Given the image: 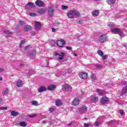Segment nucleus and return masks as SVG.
<instances>
[{
    "label": "nucleus",
    "mask_w": 127,
    "mask_h": 127,
    "mask_svg": "<svg viewBox=\"0 0 127 127\" xmlns=\"http://www.w3.org/2000/svg\"><path fill=\"white\" fill-rule=\"evenodd\" d=\"M52 29L53 32H55V31H56V29H55L54 28H52Z\"/></svg>",
    "instance_id": "obj_52"
},
{
    "label": "nucleus",
    "mask_w": 127,
    "mask_h": 127,
    "mask_svg": "<svg viewBox=\"0 0 127 127\" xmlns=\"http://www.w3.org/2000/svg\"><path fill=\"white\" fill-rule=\"evenodd\" d=\"M74 56L77 57V54L73 53Z\"/></svg>",
    "instance_id": "obj_58"
},
{
    "label": "nucleus",
    "mask_w": 127,
    "mask_h": 127,
    "mask_svg": "<svg viewBox=\"0 0 127 127\" xmlns=\"http://www.w3.org/2000/svg\"><path fill=\"white\" fill-rule=\"evenodd\" d=\"M29 15H30V16H36V13H33V12H30L29 13Z\"/></svg>",
    "instance_id": "obj_38"
},
{
    "label": "nucleus",
    "mask_w": 127,
    "mask_h": 127,
    "mask_svg": "<svg viewBox=\"0 0 127 127\" xmlns=\"http://www.w3.org/2000/svg\"><path fill=\"white\" fill-rule=\"evenodd\" d=\"M79 24H81V21H79Z\"/></svg>",
    "instance_id": "obj_63"
},
{
    "label": "nucleus",
    "mask_w": 127,
    "mask_h": 127,
    "mask_svg": "<svg viewBox=\"0 0 127 127\" xmlns=\"http://www.w3.org/2000/svg\"><path fill=\"white\" fill-rule=\"evenodd\" d=\"M84 126L85 127H89L91 126V125L89 124L85 123V124H84Z\"/></svg>",
    "instance_id": "obj_44"
},
{
    "label": "nucleus",
    "mask_w": 127,
    "mask_h": 127,
    "mask_svg": "<svg viewBox=\"0 0 127 127\" xmlns=\"http://www.w3.org/2000/svg\"><path fill=\"white\" fill-rule=\"evenodd\" d=\"M32 35H35V32H33V33L32 34Z\"/></svg>",
    "instance_id": "obj_61"
},
{
    "label": "nucleus",
    "mask_w": 127,
    "mask_h": 127,
    "mask_svg": "<svg viewBox=\"0 0 127 127\" xmlns=\"http://www.w3.org/2000/svg\"><path fill=\"white\" fill-rule=\"evenodd\" d=\"M2 101H3V99L2 98H0V103H2Z\"/></svg>",
    "instance_id": "obj_54"
},
{
    "label": "nucleus",
    "mask_w": 127,
    "mask_h": 127,
    "mask_svg": "<svg viewBox=\"0 0 127 127\" xmlns=\"http://www.w3.org/2000/svg\"><path fill=\"white\" fill-rule=\"evenodd\" d=\"M56 88V86L53 84H51L48 86L47 90L49 91H53V90H55Z\"/></svg>",
    "instance_id": "obj_14"
},
{
    "label": "nucleus",
    "mask_w": 127,
    "mask_h": 127,
    "mask_svg": "<svg viewBox=\"0 0 127 127\" xmlns=\"http://www.w3.org/2000/svg\"><path fill=\"white\" fill-rule=\"evenodd\" d=\"M30 6L31 8H33V7H35V5L34 4V3L32 2H29L27 5L26 6Z\"/></svg>",
    "instance_id": "obj_19"
},
{
    "label": "nucleus",
    "mask_w": 127,
    "mask_h": 127,
    "mask_svg": "<svg viewBox=\"0 0 127 127\" xmlns=\"http://www.w3.org/2000/svg\"><path fill=\"white\" fill-rule=\"evenodd\" d=\"M119 113L121 115V116H124L125 115V112H124V111H123V110H120Z\"/></svg>",
    "instance_id": "obj_39"
},
{
    "label": "nucleus",
    "mask_w": 127,
    "mask_h": 127,
    "mask_svg": "<svg viewBox=\"0 0 127 127\" xmlns=\"http://www.w3.org/2000/svg\"><path fill=\"white\" fill-rule=\"evenodd\" d=\"M3 33H4V34H10V32H9V31H3Z\"/></svg>",
    "instance_id": "obj_40"
},
{
    "label": "nucleus",
    "mask_w": 127,
    "mask_h": 127,
    "mask_svg": "<svg viewBox=\"0 0 127 127\" xmlns=\"http://www.w3.org/2000/svg\"><path fill=\"white\" fill-rule=\"evenodd\" d=\"M100 14V11L99 10H95L92 12L93 16H98Z\"/></svg>",
    "instance_id": "obj_17"
},
{
    "label": "nucleus",
    "mask_w": 127,
    "mask_h": 127,
    "mask_svg": "<svg viewBox=\"0 0 127 127\" xmlns=\"http://www.w3.org/2000/svg\"><path fill=\"white\" fill-rule=\"evenodd\" d=\"M2 80V77H0V81H1Z\"/></svg>",
    "instance_id": "obj_60"
},
{
    "label": "nucleus",
    "mask_w": 127,
    "mask_h": 127,
    "mask_svg": "<svg viewBox=\"0 0 127 127\" xmlns=\"http://www.w3.org/2000/svg\"><path fill=\"white\" fill-rule=\"evenodd\" d=\"M79 77L81 79H85L88 77V74L86 72H81L79 74Z\"/></svg>",
    "instance_id": "obj_12"
},
{
    "label": "nucleus",
    "mask_w": 127,
    "mask_h": 127,
    "mask_svg": "<svg viewBox=\"0 0 127 127\" xmlns=\"http://www.w3.org/2000/svg\"><path fill=\"white\" fill-rule=\"evenodd\" d=\"M98 102V97L92 96L90 99V103H97Z\"/></svg>",
    "instance_id": "obj_11"
},
{
    "label": "nucleus",
    "mask_w": 127,
    "mask_h": 127,
    "mask_svg": "<svg viewBox=\"0 0 127 127\" xmlns=\"http://www.w3.org/2000/svg\"><path fill=\"white\" fill-rule=\"evenodd\" d=\"M55 44H56V42H55V41L53 40H51L50 41V45H51V46H55Z\"/></svg>",
    "instance_id": "obj_24"
},
{
    "label": "nucleus",
    "mask_w": 127,
    "mask_h": 127,
    "mask_svg": "<svg viewBox=\"0 0 127 127\" xmlns=\"http://www.w3.org/2000/svg\"><path fill=\"white\" fill-rule=\"evenodd\" d=\"M38 13L39 14H44L46 12V9L45 8H41L37 10Z\"/></svg>",
    "instance_id": "obj_13"
},
{
    "label": "nucleus",
    "mask_w": 127,
    "mask_h": 127,
    "mask_svg": "<svg viewBox=\"0 0 127 127\" xmlns=\"http://www.w3.org/2000/svg\"><path fill=\"white\" fill-rule=\"evenodd\" d=\"M7 109V107H0V110H6Z\"/></svg>",
    "instance_id": "obj_49"
},
{
    "label": "nucleus",
    "mask_w": 127,
    "mask_h": 127,
    "mask_svg": "<svg viewBox=\"0 0 127 127\" xmlns=\"http://www.w3.org/2000/svg\"><path fill=\"white\" fill-rule=\"evenodd\" d=\"M108 26H110V27H112V26H113V23H108Z\"/></svg>",
    "instance_id": "obj_48"
},
{
    "label": "nucleus",
    "mask_w": 127,
    "mask_h": 127,
    "mask_svg": "<svg viewBox=\"0 0 127 127\" xmlns=\"http://www.w3.org/2000/svg\"><path fill=\"white\" fill-rule=\"evenodd\" d=\"M112 124H114V120H111L108 123V125H112Z\"/></svg>",
    "instance_id": "obj_45"
},
{
    "label": "nucleus",
    "mask_w": 127,
    "mask_h": 127,
    "mask_svg": "<svg viewBox=\"0 0 127 127\" xmlns=\"http://www.w3.org/2000/svg\"><path fill=\"white\" fill-rule=\"evenodd\" d=\"M27 48H29V46H27V47H26V49Z\"/></svg>",
    "instance_id": "obj_62"
},
{
    "label": "nucleus",
    "mask_w": 127,
    "mask_h": 127,
    "mask_svg": "<svg viewBox=\"0 0 127 127\" xmlns=\"http://www.w3.org/2000/svg\"><path fill=\"white\" fill-rule=\"evenodd\" d=\"M67 15L69 18H73L74 16H79L80 13L76 10H71L67 13Z\"/></svg>",
    "instance_id": "obj_1"
},
{
    "label": "nucleus",
    "mask_w": 127,
    "mask_h": 127,
    "mask_svg": "<svg viewBox=\"0 0 127 127\" xmlns=\"http://www.w3.org/2000/svg\"><path fill=\"white\" fill-rule=\"evenodd\" d=\"M32 105H36V104H37V102L35 101H33L32 102Z\"/></svg>",
    "instance_id": "obj_50"
},
{
    "label": "nucleus",
    "mask_w": 127,
    "mask_h": 127,
    "mask_svg": "<svg viewBox=\"0 0 127 127\" xmlns=\"http://www.w3.org/2000/svg\"><path fill=\"white\" fill-rule=\"evenodd\" d=\"M63 58H64L63 57H59V60H63Z\"/></svg>",
    "instance_id": "obj_53"
},
{
    "label": "nucleus",
    "mask_w": 127,
    "mask_h": 127,
    "mask_svg": "<svg viewBox=\"0 0 127 127\" xmlns=\"http://www.w3.org/2000/svg\"><path fill=\"white\" fill-rule=\"evenodd\" d=\"M102 60H105V59H108V55H105L104 56H102Z\"/></svg>",
    "instance_id": "obj_37"
},
{
    "label": "nucleus",
    "mask_w": 127,
    "mask_h": 127,
    "mask_svg": "<svg viewBox=\"0 0 127 127\" xmlns=\"http://www.w3.org/2000/svg\"><path fill=\"white\" fill-rule=\"evenodd\" d=\"M56 105L58 106H61V105H62V101L60 100H57L56 101Z\"/></svg>",
    "instance_id": "obj_25"
},
{
    "label": "nucleus",
    "mask_w": 127,
    "mask_h": 127,
    "mask_svg": "<svg viewBox=\"0 0 127 127\" xmlns=\"http://www.w3.org/2000/svg\"><path fill=\"white\" fill-rule=\"evenodd\" d=\"M65 44V41L64 40H59L57 42V45L59 47H63Z\"/></svg>",
    "instance_id": "obj_6"
},
{
    "label": "nucleus",
    "mask_w": 127,
    "mask_h": 127,
    "mask_svg": "<svg viewBox=\"0 0 127 127\" xmlns=\"http://www.w3.org/2000/svg\"><path fill=\"white\" fill-rule=\"evenodd\" d=\"M123 46H124V47H127V44H123Z\"/></svg>",
    "instance_id": "obj_56"
},
{
    "label": "nucleus",
    "mask_w": 127,
    "mask_h": 127,
    "mask_svg": "<svg viewBox=\"0 0 127 127\" xmlns=\"http://www.w3.org/2000/svg\"><path fill=\"white\" fill-rule=\"evenodd\" d=\"M29 72L30 73H32V70H29Z\"/></svg>",
    "instance_id": "obj_59"
},
{
    "label": "nucleus",
    "mask_w": 127,
    "mask_h": 127,
    "mask_svg": "<svg viewBox=\"0 0 127 127\" xmlns=\"http://www.w3.org/2000/svg\"><path fill=\"white\" fill-rule=\"evenodd\" d=\"M96 92L100 96H104L106 94V92L103 89H96Z\"/></svg>",
    "instance_id": "obj_8"
},
{
    "label": "nucleus",
    "mask_w": 127,
    "mask_h": 127,
    "mask_svg": "<svg viewBox=\"0 0 127 127\" xmlns=\"http://www.w3.org/2000/svg\"><path fill=\"white\" fill-rule=\"evenodd\" d=\"M122 95H125V94H127V86L124 87L122 90Z\"/></svg>",
    "instance_id": "obj_21"
},
{
    "label": "nucleus",
    "mask_w": 127,
    "mask_h": 127,
    "mask_svg": "<svg viewBox=\"0 0 127 127\" xmlns=\"http://www.w3.org/2000/svg\"><path fill=\"white\" fill-rule=\"evenodd\" d=\"M94 66L96 67V69H102L103 68V65L98 64H95Z\"/></svg>",
    "instance_id": "obj_23"
},
{
    "label": "nucleus",
    "mask_w": 127,
    "mask_h": 127,
    "mask_svg": "<svg viewBox=\"0 0 127 127\" xmlns=\"http://www.w3.org/2000/svg\"><path fill=\"white\" fill-rule=\"evenodd\" d=\"M4 71V69L3 68H0V73H1Z\"/></svg>",
    "instance_id": "obj_51"
},
{
    "label": "nucleus",
    "mask_w": 127,
    "mask_h": 127,
    "mask_svg": "<svg viewBox=\"0 0 127 127\" xmlns=\"http://www.w3.org/2000/svg\"><path fill=\"white\" fill-rule=\"evenodd\" d=\"M106 1L108 4H110V5L116 3V0H107Z\"/></svg>",
    "instance_id": "obj_20"
},
{
    "label": "nucleus",
    "mask_w": 127,
    "mask_h": 127,
    "mask_svg": "<svg viewBox=\"0 0 127 127\" xmlns=\"http://www.w3.org/2000/svg\"><path fill=\"white\" fill-rule=\"evenodd\" d=\"M97 53L98 54V55H99L100 56H101V57H102V56H103L104 55V53L103 52V51H102L101 50H98L97 51Z\"/></svg>",
    "instance_id": "obj_27"
},
{
    "label": "nucleus",
    "mask_w": 127,
    "mask_h": 127,
    "mask_svg": "<svg viewBox=\"0 0 127 127\" xmlns=\"http://www.w3.org/2000/svg\"><path fill=\"white\" fill-rule=\"evenodd\" d=\"M108 102H109V99L106 96H104L100 100V103L103 104H107Z\"/></svg>",
    "instance_id": "obj_9"
},
{
    "label": "nucleus",
    "mask_w": 127,
    "mask_h": 127,
    "mask_svg": "<svg viewBox=\"0 0 127 127\" xmlns=\"http://www.w3.org/2000/svg\"><path fill=\"white\" fill-rule=\"evenodd\" d=\"M92 81H95L96 80V76L94 74H92L91 76Z\"/></svg>",
    "instance_id": "obj_34"
},
{
    "label": "nucleus",
    "mask_w": 127,
    "mask_h": 127,
    "mask_svg": "<svg viewBox=\"0 0 127 127\" xmlns=\"http://www.w3.org/2000/svg\"><path fill=\"white\" fill-rule=\"evenodd\" d=\"M55 110V109H54V107H52L49 109V111L51 113H53L54 111Z\"/></svg>",
    "instance_id": "obj_35"
},
{
    "label": "nucleus",
    "mask_w": 127,
    "mask_h": 127,
    "mask_svg": "<svg viewBox=\"0 0 127 127\" xmlns=\"http://www.w3.org/2000/svg\"><path fill=\"white\" fill-rule=\"evenodd\" d=\"M66 49H67V50H71V49H72V47L69 46H67L66 47Z\"/></svg>",
    "instance_id": "obj_46"
},
{
    "label": "nucleus",
    "mask_w": 127,
    "mask_h": 127,
    "mask_svg": "<svg viewBox=\"0 0 127 127\" xmlns=\"http://www.w3.org/2000/svg\"><path fill=\"white\" fill-rule=\"evenodd\" d=\"M16 86L17 87H21V86H22V82L20 80L18 81L16 83Z\"/></svg>",
    "instance_id": "obj_28"
},
{
    "label": "nucleus",
    "mask_w": 127,
    "mask_h": 127,
    "mask_svg": "<svg viewBox=\"0 0 127 127\" xmlns=\"http://www.w3.org/2000/svg\"><path fill=\"white\" fill-rule=\"evenodd\" d=\"M20 127H26V123L24 122H21L19 123Z\"/></svg>",
    "instance_id": "obj_29"
},
{
    "label": "nucleus",
    "mask_w": 127,
    "mask_h": 127,
    "mask_svg": "<svg viewBox=\"0 0 127 127\" xmlns=\"http://www.w3.org/2000/svg\"><path fill=\"white\" fill-rule=\"evenodd\" d=\"M55 56H58V55L59 56H61L62 57H64V53H60V54H55Z\"/></svg>",
    "instance_id": "obj_30"
},
{
    "label": "nucleus",
    "mask_w": 127,
    "mask_h": 127,
    "mask_svg": "<svg viewBox=\"0 0 127 127\" xmlns=\"http://www.w3.org/2000/svg\"><path fill=\"white\" fill-rule=\"evenodd\" d=\"M29 56L32 58L34 57V56H35V52L32 51L31 53H30Z\"/></svg>",
    "instance_id": "obj_31"
},
{
    "label": "nucleus",
    "mask_w": 127,
    "mask_h": 127,
    "mask_svg": "<svg viewBox=\"0 0 127 127\" xmlns=\"http://www.w3.org/2000/svg\"><path fill=\"white\" fill-rule=\"evenodd\" d=\"M35 29L36 30H40L41 29V23L39 22L36 21L35 22Z\"/></svg>",
    "instance_id": "obj_7"
},
{
    "label": "nucleus",
    "mask_w": 127,
    "mask_h": 127,
    "mask_svg": "<svg viewBox=\"0 0 127 127\" xmlns=\"http://www.w3.org/2000/svg\"><path fill=\"white\" fill-rule=\"evenodd\" d=\"M95 126L96 127H99V126H100V122H96L94 124Z\"/></svg>",
    "instance_id": "obj_42"
},
{
    "label": "nucleus",
    "mask_w": 127,
    "mask_h": 127,
    "mask_svg": "<svg viewBox=\"0 0 127 127\" xmlns=\"http://www.w3.org/2000/svg\"><path fill=\"white\" fill-rule=\"evenodd\" d=\"M111 32L114 34H119L121 37H125V34H124V32H123L122 30L119 28H114L113 29H111Z\"/></svg>",
    "instance_id": "obj_2"
},
{
    "label": "nucleus",
    "mask_w": 127,
    "mask_h": 127,
    "mask_svg": "<svg viewBox=\"0 0 127 127\" xmlns=\"http://www.w3.org/2000/svg\"><path fill=\"white\" fill-rule=\"evenodd\" d=\"M18 112H16L15 111H11V116L13 117H16L19 115Z\"/></svg>",
    "instance_id": "obj_18"
},
{
    "label": "nucleus",
    "mask_w": 127,
    "mask_h": 127,
    "mask_svg": "<svg viewBox=\"0 0 127 127\" xmlns=\"http://www.w3.org/2000/svg\"><path fill=\"white\" fill-rule=\"evenodd\" d=\"M37 115L35 114H32L31 115H28V117H29V118H35V117H37Z\"/></svg>",
    "instance_id": "obj_32"
},
{
    "label": "nucleus",
    "mask_w": 127,
    "mask_h": 127,
    "mask_svg": "<svg viewBox=\"0 0 127 127\" xmlns=\"http://www.w3.org/2000/svg\"><path fill=\"white\" fill-rule=\"evenodd\" d=\"M79 103H80V100L79 99L75 98L73 101H72V104L74 106H78L79 105Z\"/></svg>",
    "instance_id": "obj_16"
},
{
    "label": "nucleus",
    "mask_w": 127,
    "mask_h": 127,
    "mask_svg": "<svg viewBox=\"0 0 127 127\" xmlns=\"http://www.w3.org/2000/svg\"><path fill=\"white\" fill-rule=\"evenodd\" d=\"M99 42L101 43H104V42H106V41H108V37L107 36L105 35H103L99 38Z\"/></svg>",
    "instance_id": "obj_3"
},
{
    "label": "nucleus",
    "mask_w": 127,
    "mask_h": 127,
    "mask_svg": "<svg viewBox=\"0 0 127 127\" xmlns=\"http://www.w3.org/2000/svg\"><path fill=\"white\" fill-rule=\"evenodd\" d=\"M46 90H47V88H46L45 86H41L40 88L38 89V91L39 93H42V92H44Z\"/></svg>",
    "instance_id": "obj_15"
},
{
    "label": "nucleus",
    "mask_w": 127,
    "mask_h": 127,
    "mask_svg": "<svg viewBox=\"0 0 127 127\" xmlns=\"http://www.w3.org/2000/svg\"><path fill=\"white\" fill-rule=\"evenodd\" d=\"M24 31H28L31 30V26L29 25H26L24 28Z\"/></svg>",
    "instance_id": "obj_22"
},
{
    "label": "nucleus",
    "mask_w": 127,
    "mask_h": 127,
    "mask_svg": "<svg viewBox=\"0 0 127 127\" xmlns=\"http://www.w3.org/2000/svg\"><path fill=\"white\" fill-rule=\"evenodd\" d=\"M19 23L20 25H25V22L23 21H19Z\"/></svg>",
    "instance_id": "obj_36"
},
{
    "label": "nucleus",
    "mask_w": 127,
    "mask_h": 127,
    "mask_svg": "<svg viewBox=\"0 0 127 127\" xmlns=\"http://www.w3.org/2000/svg\"><path fill=\"white\" fill-rule=\"evenodd\" d=\"M67 125H68V127H70V126L72 125V123H69V124H67Z\"/></svg>",
    "instance_id": "obj_55"
},
{
    "label": "nucleus",
    "mask_w": 127,
    "mask_h": 127,
    "mask_svg": "<svg viewBox=\"0 0 127 127\" xmlns=\"http://www.w3.org/2000/svg\"><path fill=\"white\" fill-rule=\"evenodd\" d=\"M64 88H65V89H68V88H70V85L69 84L65 83L63 85Z\"/></svg>",
    "instance_id": "obj_33"
},
{
    "label": "nucleus",
    "mask_w": 127,
    "mask_h": 127,
    "mask_svg": "<svg viewBox=\"0 0 127 127\" xmlns=\"http://www.w3.org/2000/svg\"><path fill=\"white\" fill-rule=\"evenodd\" d=\"M88 120V118H85L83 119V121H87Z\"/></svg>",
    "instance_id": "obj_57"
},
{
    "label": "nucleus",
    "mask_w": 127,
    "mask_h": 127,
    "mask_svg": "<svg viewBox=\"0 0 127 127\" xmlns=\"http://www.w3.org/2000/svg\"><path fill=\"white\" fill-rule=\"evenodd\" d=\"M35 3L36 5L40 6V7H42V6H44V3L40 0H36L35 1Z\"/></svg>",
    "instance_id": "obj_10"
},
{
    "label": "nucleus",
    "mask_w": 127,
    "mask_h": 127,
    "mask_svg": "<svg viewBox=\"0 0 127 127\" xmlns=\"http://www.w3.org/2000/svg\"><path fill=\"white\" fill-rule=\"evenodd\" d=\"M24 42H26L25 40H22L19 45V47H21V46L23 44V43H24Z\"/></svg>",
    "instance_id": "obj_41"
},
{
    "label": "nucleus",
    "mask_w": 127,
    "mask_h": 127,
    "mask_svg": "<svg viewBox=\"0 0 127 127\" xmlns=\"http://www.w3.org/2000/svg\"><path fill=\"white\" fill-rule=\"evenodd\" d=\"M62 8L63 9H67L68 8V6L65 5H62Z\"/></svg>",
    "instance_id": "obj_43"
},
{
    "label": "nucleus",
    "mask_w": 127,
    "mask_h": 127,
    "mask_svg": "<svg viewBox=\"0 0 127 127\" xmlns=\"http://www.w3.org/2000/svg\"><path fill=\"white\" fill-rule=\"evenodd\" d=\"M47 123H48V121L47 120H46L43 121L42 124H44L45 125V124H47Z\"/></svg>",
    "instance_id": "obj_47"
},
{
    "label": "nucleus",
    "mask_w": 127,
    "mask_h": 127,
    "mask_svg": "<svg viewBox=\"0 0 127 127\" xmlns=\"http://www.w3.org/2000/svg\"><path fill=\"white\" fill-rule=\"evenodd\" d=\"M80 114H84L87 112V107L85 105H82L78 110Z\"/></svg>",
    "instance_id": "obj_4"
},
{
    "label": "nucleus",
    "mask_w": 127,
    "mask_h": 127,
    "mask_svg": "<svg viewBox=\"0 0 127 127\" xmlns=\"http://www.w3.org/2000/svg\"><path fill=\"white\" fill-rule=\"evenodd\" d=\"M3 95H7L8 94V89L5 88L2 91Z\"/></svg>",
    "instance_id": "obj_26"
},
{
    "label": "nucleus",
    "mask_w": 127,
    "mask_h": 127,
    "mask_svg": "<svg viewBox=\"0 0 127 127\" xmlns=\"http://www.w3.org/2000/svg\"><path fill=\"white\" fill-rule=\"evenodd\" d=\"M54 6H52L49 7V16L50 17H52L53 16V13H54Z\"/></svg>",
    "instance_id": "obj_5"
}]
</instances>
